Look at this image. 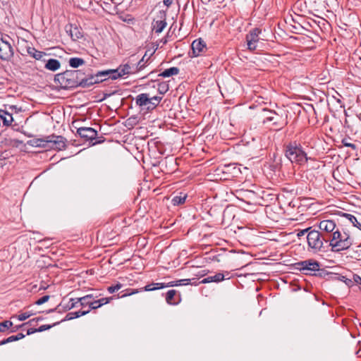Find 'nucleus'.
<instances>
[{
	"label": "nucleus",
	"instance_id": "f257e3e1",
	"mask_svg": "<svg viewBox=\"0 0 361 361\" xmlns=\"http://www.w3.org/2000/svg\"><path fill=\"white\" fill-rule=\"evenodd\" d=\"M255 100V102L258 103V105L252 104L250 105V109L252 110L250 112V116H252V119L254 120L257 123L267 124L271 127L276 128H281L285 123H280L281 117L277 114L275 111L269 110L262 104H264V99L262 97H257L250 98V102Z\"/></svg>",
	"mask_w": 361,
	"mask_h": 361
},
{
	"label": "nucleus",
	"instance_id": "f03ea898",
	"mask_svg": "<svg viewBox=\"0 0 361 361\" xmlns=\"http://www.w3.org/2000/svg\"><path fill=\"white\" fill-rule=\"evenodd\" d=\"M85 69L66 70L54 75V82L62 90L82 87Z\"/></svg>",
	"mask_w": 361,
	"mask_h": 361
},
{
	"label": "nucleus",
	"instance_id": "7ed1b4c3",
	"mask_svg": "<svg viewBox=\"0 0 361 361\" xmlns=\"http://www.w3.org/2000/svg\"><path fill=\"white\" fill-rule=\"evenodd\" d=\"M354 243V239L348 229L336 228L329 239V246L333 252L347 250Z\"/></svg>",
	"mask_w": 361,
	"mask_h": 361
},
{
	"label": "nucleus",
	"instance_id": "20e7f679",
	"mask_svg": "<svg viewBox=\"0 0 361 361\" xmlns=\"http://www.w3.org/2000/svg\"><path fill=\"white\" fill-rule=\"evenodd\" d=\"M286 157L292 162L302 165L308 160L307 154L300 145L290 144L286 147Z\"/></svg>",
	"mask_w": 361,
	"mask_h": 361
},
{
	"label": "nucleus",
	"instance_id": "39448f33",
	"mask_svg": "<svg viewBox=\"0 0 361 361\" xmlns=\"http://www.w3.org/2000/svg\"><path fill=\"white\" fill-rule=\"evenodd\" d=\"M251 200L253 202V204H257L259 205V207L257 209H255V212H257V211L260 212V211L263 210L266 213L267 216L270 219H272L274 221H277L279 215L274 211V209L276 208V207L266 206L265 208L263 209L262 208L263 199L261 197H257L256 195V193L250 190V205L252 204L250 202Z\"/></svg>",
	"mask_w": 361,
	"mask_h": 361
},
{
	"label": "nucleus",
	"instance_id": "423d86ee",
	"mask_svg": "<svg viewBox=\"0 0 361 361\" xmlns=\"http://www.w3.org/2000/svg\"><path fill=\"white\" fill-rule=\"evenodd\" d=\"M12 39L7 35H1L0 38V59L9 61L14 54L13 48L11 44Z\"/></svg>",
	"mask_w": 361,
	"mask_h": 361
},
{
	"label": "nucleus",
	"instance_id": "0eeeda50",
	"mask_svg": "<svg viewBox=\"0 0 361 361\" xmlns=\"http://www.w3.org/2000/svg\"><path fill=\"white\" fill-rule=\"evenodd\" d=\"M307 240L309 247L314 252L320 251L323 247L324 238L318 231L313 230L310 231L307 234Z\"/></svg>",
	"mask_w": 361,
	"mask_h": 361
},
{
	"label": "nucleus",
	"instance_id": "6e6552de",
	"mask_svg": "<svg viewBox=\"0 0 361 361\" xmlns=\"http://www.w3.org/2000/svg\"><path fill=\"white\" fill-rule=\"evenodd\" d=\"M295 265L298 269L305 274H312V272L319 271L320 268V264L313 259L302 261L296 263Z\"/></svg>",
	"mask_w": 361,
	"mask_h": 361
},
{
	"label": "nucleus",
	"instance_id": "1a4fd4ad",
	"mask_svg": "<svg viewBox=\"0 0 361 361\" xmlns=\"http://www.w3.org/2000/svg\"><path fill=\"white\" fill-rule=\"evenodd\" d=\"M47 138L49 139L50 149L60 151L66 148L67 140L64 137L52 134L47 136Z\"/></svg>",
	"mask_w": 361,
	"mask_h": 361
},
{
	"label": "nucleus",
	"instance_id": "9d476101",
	"mask_svg": "<svg viewBox=\"0 0 361 361\" xmlns=\"http://www.w3.org/2000/svg\"><path fill=\"white\" fill-rule=\"evenodd\" d=\"M77 134L83 139L84 141L90 142L91 144L96 135H97V131L90 127H81L78 128Z\"/></svg>",
	"mask_w": 361,
	"mask_h": 361
},
{
	"label": "nucleus",
	"instance_id": "9b49d317",
	"mask_svg": "<svg viewBox=\"0 0 361 361\" xmlns=\"http://www.w3.org/2000/svg\"><path fill=\"white\" fill-rule=\"evenodd\" d=\"M192 54L189 52L190 57H197L204 53L207 50L205 42L201 39H195L191 44Z\"/></svg>",
	"mask_w": 361,
	"mask_h": 361
},
{
	"label": "nucleus",
	"instance_id": "f8f14e48",
	"mask_svg": "<svg viewBox=\"0 0 361 361\" xmlns=\"http://www.w3.org/2000/svg\"><path fill=\"white\" fill-rule=\"evenodd\" d=\"M65 29L73 41H76L83 37L82 28L75 23H69L66 26Z\"/></svg>",
	"mask_w": 361,
	"mask_h": 361
},
{
	"label": "nucleus",
	"instance_id": "ddd939ff",
	"mask_svg": "<svg viewBox=\"0 0 361 361\" xmlns=\"http://www.w3.org/2000/svg\"><path fill=\"white\" fill-rule=\"evenodd\" d=\"M159 20H154L152 23L153 30L157 34L161 33L167 25L166 13L165 11H159Z\"/></svg>",
	"mask_w": 361,
	"mask_h": 361
},
{
	"label": "nucleus",
	"instance_id": "4468645a",
	"mask_svg": "<svg viewBox=\"0 0 361 361\" xmlns=\"http://www.w3.org/2000/svg\"><path fill=\"white\" fill-rule=\"evenodd\" d=\"M95 72L91 68H86L84 75L82 88H88L97 84Z\"/></svg>",
	"mask_w": 361,
	"mask_h": 361
},
{
	"label": "nucleus",
	"instance_id": "2eb2a0df",
	"mask_svg": "<svg viewBox=\"0 0 361 361\" xmlns=\"http://www.w3.org/2000/svg\"><path fill=\"white\" fill-rule=\"evenodd\" d=\"M166 302L171 305H176L181 302V295L174 289L169 290L165 295Z\"/></svg>",
	"mask_w": 361,
	"mask_h": 361
},
{
	"label": "nucleus",
	"instance_id": "dca6fc26",
	"mask_svg": "<svg viewBox=\"0 0 361 361\" xmlns=\"http://www.w3.org/2000/svg\"><path fill=\"white\" fill-rule=\"evenodd\" d=\"M319 228L326 233H333L334 231L338 228L336 226V222L333 220L326 219L322 220L319 224Z\"/></svg>",
	"mask_w": 361,
	"mask_h": 361
},
{
	"label": "nucleus",
	"instance_id": "f3484780",
	"mask_svg": "<svg viewBox=\"0 0 361 361\" xmlns=\"http://www.w3.org/2000/svg\"><path fill=\"white\" fill-rule=\"evenodd\" d=\"M197 285V279H180L177 281H172L169 283H164L165 288L168 287H174V286H185V285Z\"/></svg>",
	"mask_w": 361,
	"mask_h": 361
},
{
	"label": "nucleus",
	"instance_id": "a211bd4d",
	"mask_svg": "<svg viewBox=\"0 0 361 361\" xmlns=\"http://www.w3.org/2000/svg\"><path fill=\"white\" fill-rule=\"evenodd\" d=\"M261 30L259 28H255L252 30L250 35V51L256 49L258 47L259 42V35Z\"/></svg>",
	"mask_w": 361,
	"mask_h": 361
},
{
	"label": "nucleus",
	"instance_id": "6ab92c4d",
	"mask_svg": "<svg viewBox=\"0 0 361 361\" xmlns=\"http://www.w3.org/2000/svg\"><path fill=\"white\" fill-rule=\"evenodd\" d=\"M150 97L147 93H142L136 97L135 103L137 106L142 107L147 104L150 106Z\"/></svg>",
	"mask_w": 361,
	"mask_h": 361
},
{
	"label": "nucleus",
	"instance_id": "aec40b11",
	"mask_svg": "<svg viewBox=\"0 0 361 361\" xmlns=\"http://www.w3.org/2000/svg\"><path fill=\"white\" fill-rule=\"evenodd\" d=\"M45 61V60H44ZM61 67V63L58 59H49L46 61V63L44 65V68L47 70L51 71H56L59 70Z\"/></svg>",
	"mask_w": 361,
	"mask_h": 361
},
{
	"label": "nucleus",
	"instance_id": "412c9836",
	"mask_svg": "<svg viewBox=\"0 0 361 361\" xmlns=\"http://www.w3.org/2000/svg\"><path fill=\"white\" fill-rule=\"evenodd\" d=\"M102 76H104L106 78V80L111 79V80H117L121 78V75H119L118 70L116 69H106L102 71Z\"/></svg>",
	"mask_w": 361,
	"mask_h": 361
},
{
	"label": "nucleus",
	"instance_id": "4be33fe9",
	"mask_svg": "<svg viewBox=\"0 0 361 361\" xmlns=\"http://www.w3.org/2000/svg\"><path fill=\"white\" fill-rule=\"evenodd\" d=\"M30 142H32V146L50 149V144L49 143V139H47V136L42 138L34 139Z\"/></svg>",
	"mask_w": 361,
	"mask_h": 361
},
{
	"label": "nucleus",
	"instance_id": "5701e85b",
	"mask_svg": "<svg viewBox=\"0 0 361 361\" xmlns=\"http://www.w3.org/2000/svg\"><path fill=\"white\" fill-rule=\"evenodd\" d=\"M88 314V311H84V310H78V311H76V312H68L66 317L61 319L60 322L61 323L63 322H65V321H68V320H71V319H76V318H78L81 316H84L85 314Z\"/></svg>",
	"mask_w": 361,
	"mask_h": 361
},
{
	"label": "nucleus",
	"instance_id": "b1692460",
	"mask_svg": "<svg viewBox=\"0 0 361 361\" xmlns=\"http://www.w3.org/2000/svg\"><path fill=\"white\" fill-rule=\"evenodd\" d=\"M99 295L94 294H88L83 297H80L78 298V300L80 301V306L82 307H85L90 302H92L93 300L97 298Z\"/></svg>",
	"mask_w": 361,
	"mask_h": 361
},
{
	"label": "nucleus",
	"instance_id": "393cba45",
	"mask_svg": "<svg viewBox=\"0 0 361 361\" xmlns=\"http://www.w3.org/2000/svg\"><path fill=\"white\" fill-rule=\"evenodd\" d=\"M27 52L36 60H41L44 56L47 55L45 52L38 51L33 47H27Z\"/></svg>",
	"mask_w": 361,
	"mask_h": 361
},
{
	"label": "nucleus",
	"instance_id": "a878e982",
	"mask_svg": "<svg viewBox=\"0 0 361 361\" xmlns=\"http://www.w3.org/2000/svg\"><path fill=\"white\" fill-rule=\"evenodd\" d=\"M180 70L177 67H171L165 69L164 71L158 74V77L169 78L173 75H176L179 73Z\"/></svg>",
	"mask_w": 361,
	"mask_h": 361
},
{
	"label": "nucleus",
	"instance_id": "bb28decb",
	"mask_svg": "<svg viewBox=\"0 0 361 361\" xmlns=\"http://www.w3.org/2000/svg\"><path fill=\"white\" fill-rule=\"evenodd\" d=\"M165 288L164 283H152L150 284L146 285L144 288L140 289V292L141 291H152L157 290L159 289H162Z\"/></svg>",
	"mask_w": 361,
	"mask_h": 361
},
{
	"label": "nucleus",
	"instance_id": "cd10ccee",
	"mask_svg": "<svg viewBox=\"0 0 361 361\" xmlns=\"http://www.w3.org/2000/svg\"><path fill=\"white\" fill-rule=\"evenodd\" d=\"M225 279V276L224 274L217 273L214 276H208L204 279L200 283H207L210 282H220L224 281Z\"/></svg>",
	"mask_w": 361,
	"mask_h": 361
},
{
	"label": "nucleus",
	"instance_id": "c85d7f7f",
	"mask_svg": "<svg viewBox=\"0 0 361 361\" xmlns=\"http://www.w3.org/2000/svg\"><path fill=\"white\" fill-rule=\"evenodd\" d=\"M342 216L345 217L353 225V226L357 228L359 230L361 231L360 219H358L354 215L348 213H343Z\"/></svg>",
	"mask_w": 361,
	"mask_h": 361
},
{
	"label": "nucleus",
	"instance_id": "c756f323",
	"mask_svg": "<svg viewBox=\"0 0 361 361\" xmlns=\"http://www.w3.org/2000/svg\"><path fill=\"white\" fill-rule=\"evenodd\" d=\"M116 69L118 70L119 75H121V78L125 75H130L136 73L135 71H131V67L128 63L123 65L121 64Z\"/></svg>",
	"mask_w": 361,
	"mask_h": 361
},
{
	"label": "nucleus",
	"instance_id": "7c9ffc66",
	"mask_svg": "<svg viewBox=\"0 0 361 361\" xmlns=\"http://www.w3.org/2000/svg\"><path fill=\"white\" fill-rule=\"evenodd\" d=\"M85 63V61L80 57H71L68 60V64L73 68H78Z\"/></svg>",
	"mask_w": 361,
	"mask_h": 361
},
{
	"label": "nucleus",
	"instance_id": "2f4dec72",
	"mask_svg": "<svg viewBox=\"0 0 361 361\" xmlns=\"http://www.w3.org/2000/svg\"><path fill=\"white\" fill-rule=\"evenodd\" d=\"M78 298H71L68 302L61 306L62 307V312H66L68 310H71V309L74 307H77L78 305H80V301L78 300Z\"/></svg>",
	"mask_w": 361,
	"mask_h": 361
},
{
	"label": "nucleus",
	"instance_id": "473e14b6",
	"mask_svg": "<svg viewBox=\"0 0 361 361\" xmlns=\"http://www.w3.org/2000/svg\"><path fill=\"white\" fill-rule=\"evenodd\" d=\"M147 52L148 51H147L145 52V55L143 56V57L137 62V66H136L135 72H138V71L143 70L145 68V67L146 66V63H147L148 60L150 59L151 56H152L153 54L154 53V51H153L151 54H149L147 59L145 60V57L147 55Z\"/></svg>",
	"mask_w": 361,
	"mask_h": 361
},
{
	"label": "nucleus",
	"instance_id": "72a5a7b5",
	"mask_svg": "<svg viewBox=\"0 0 361 361\" xmlns=\"http://www.w3.org/2000/svg\"><path fill=\"white\" fill-rule=\"evenodd\" d=\"M241 49L239 50L238 56L240 59L243 58L247 59V51L246 49H248V34H246L245 36V41L243 44L240 45Z\"/></svg>",
	"mask_w": 361,
	"mask_h": 361
},
{
	"label": "nucleus",
	"instance_id": "f704fd0d",
	"mask_svg": "<svg viewBox=\"0 0 361 361\" xmlns=\"http://www.w3.org/2000/svg\"><path fill=\"white\" fill-rule=\"evenodd\" d=\"M187 198L186 194L180 193V195L174 196L171 200L173 205L177 206L183 204Z\"/></svg>",
	"mask_w": 361,
	"mask_h": 361
},
{
	"label": "nucleus",
	"instance_id": "c9c22d12",
	"mask_svg": "<svg viewBox=\"0 0 361 361\" xmlns=\"http://www.w3.org/2000/svg\"><path fill=\"white\" fill-rule=\"evenodd\" d=\"M0 119H1L4 126H9L13 121L12 113L8 110V114L2 115Z\"/></svg>",
	"mask_w": 361,
	"mask_h": 361
},
{
	"label": "nucleus",
	"instance_id": "e433bc0d",
	"mask_svg": "<svg viewBox=\"0 0 361 361\" xmlns=\"http://www.w3.org/2000/svg\"><path fill=\"white\" fill-rule=\"evenodd\" d=\"M157 85H158L157 90L160 94H166L169 90V84L167 83V82H165V81L159 82Z\"/></svg>",
	"mask_w": 361,
	"mask_h": 361
},
{
	"label": "nucleus",
	"instance_id": "4c0bfd02",
	"mask_svg": "<svg viewBox=\"0 0 361 361\" xmlns=\"http://www.w3.org/2000/svg\"><path fill=\"white\" fill-rule=\"evenodd\" d=\"M150 99H151L150 106H148L147 107V109L148 110L155 109L158 106V104H159L161 100L162 99V97H159V96H154V97H151Z\"/></svg>",
	"mask_w": 361,
	"mask_h": 361
},
{
	"label": "nucleus",
	"instance_id": "58836bf2",
	"mask_svg": "<svg viewBox=\"0 0 361 361\" xmlns=\"http://www.w3.org/2000/svg\"><path fill=\"white\" fill-rule=\"evenodd\" d=\"M13 326V322L10 320H5L2 322H0V332L4 333L7 330L11 329Z\"/></svg>",
	"mask_w": 361,
	"mask_h": 361
},
{
	"label": "nucleus",
	"instance_id": "ea45409f",
	"mask_svg": "<svg viewBox=\"0 0 361 361\" xmlns=\"http://www.w3.org/2000/svg\"><path fill=\"white\" fill-rule=\"evenodd\" d=\"M34 313L31 312H26L18 315H13L11 318H17L19 321H25L28 319L30 317L32 316Z\"/></svg>",
	"mask_w": 361,
	"mask_h": 361
},
{
	"label": "nucleus",
	"instance_id": "a19ab883",
	"mask_svg": "<svg viewBox=\"0 0 361 361\" xmlns=\"http://www.w3.org/2000/svg\"><path fill=\"white\" fill-rule=\"evenodd\" d=\"M60 323H61V322H56L52 324H43V325L40 326L39 328H37V331L42 332L46 330H49V329H51L52 327L59 324Z\"/></svg>",
	"mask_w": 361,
	"mask_h": 361
},
{
	"label": "nucleus",
	"instance_id": "79ce46f5",
	"mask_svg": "<svg viewBox=\"0 0 361 361\" xmlns=\"http://www.w3.org/2000/svg\"><path fill=\"white\" fill-rule=\"evenodd\" d=\"M116 298V295L111 296L109 298H102L99 300H97L98 306L102 307L104 305L109 303L112 300H114Z\"/></svg>",
	"mask_w": 361,
	"mask_h": 361
},
{
	"label": "nucleus",
	"instance_id": "37998d69",
	"mask_svg": "<svg viewBox=\"0 0 361 361\" xmlns=\"http://www.w3.org/2000/svg\"><path fill=\"white\" fill-rule=\"evenodd\" d=\"M25 336L26 335L23 333H18L16 335H13V336H11L8 337V341H9V343L13 342V341H17L24 338L25 337Z\"/></svg>",
	"mask_w": 361,
	"mask_h": 361
},
{
	"label": "nucleus",
	"instance_id": "c03bdc74",
	"mask_svg": "<svg viewBox=\"0 0 361 361\" xmlns=\"http://www.w3.org/2000/svg\"><path fill=\"white\" fill-rule=\"evenodd\" d=\"M125 291H126L125 293H123L121 296L118 295L117 298H125V297H127V296H130V295H132L133 294H135V293H137L140 292V290L138 289H130V288H128Z\"/></svg>",
	"mask_w": 361,
	"mask_h": 361
},
{
	"label": "nucleus",
	"instance_id": "a18cd8bd",
	"mask_svg": "<svg viewBox=\"0 0 361 361\" xmlns=\"http://www.w3.org/2000/svg\"><path fill=\"white\" fill-rule=\"evenodd\" d=\"M123 287V284H121V283L118 282L116 285L114 286H109L107 288V290L109 293H115L116 291L120 290L121 288Z\"/></svg>",
	"mask_w": 361,
	"mask_h": 361
},
{
	"label": "nucleus",
	"instance_id": "49530a36",
	"mask_svg": "<svg viewBox=\"0 0 361 361\" xmlns=\"http://www.w3.org/2000/svg\"><path fill=\"white\" fill-rule=\"evenodd\" d=\"M246 276H247V274H237V282L242 288L244 287V285H243V283H246Z\"/></svg>",
	"mask_w": 361,
	"mask_h": 361
},
{
	"label": "nucleus",
	"instance_id": "de8ad7c7",
	"mask_svg": "<svg viewBox=\"0 0 361 361\" xmlns=\"http://www.w3.org/2000/svg\"><path fill=\"white\" fill-rule=\"evenodd\" d=\"M88 307V308L87 309L86 311H88V313L92 310H96V309H98L99 307V306H98V302H97V300H93L92 302H90L88 305H87Z\"/></svg>",
	"mask_w": 361,
	"mask_h": 361
},
{
	"label": "nucleus",
	"instance_id": "09e8293b",
	"mask_svg": "<svg viewBox=\"0 0 361 361\" xmlns=\"http://www.w3.org/2000/svg\"><path fill=\"white\" fill-rule=\"evenodd\" d=\"M49 298H50V295H45L41 297L40 298H39L37 300H36L35 302V304L37 305H41L45 302H47Z\"/></svg>",
	"mask_w": 361,
	"mask_h": 361
},
{
	"label": "nucleus",
	"instance_id": "8fccbe9b",
	"mask_svg": "<svg viewBox=\"0 0 361 361\" xmlns=\"http://www.w3.org/2000/svg\"><path fill=\"white\" fill-rule=\"evenodd\" d=\"M102 71H99L95 72L96 80H97V84H99L102 82L106 81V78H104V76L102 75Z\"/></svg>",
	"mask_w": 361,
	"mask_h": 361
},
{
	"label": "nucleus",
	"instance_id": "3c124183",
	"mask_svg": "<svg viewBox=\"0 0 361 361\" xmlns=\"http://www.w3.org/2000/svg\"><path fill=\"white\" fill-rule=\"evenodd\" d=\"M104 140H105V139L104 138L103 136L98 137L97 135H96L95 139H94V140L91 143V145L101 144V143L104 142Z\"/></svg>",
	"mask_w": 361,
	"mask_h": 361
},
{
	"label": "nucleus",
	"instance_id": "603ef678",
	"mask_svg": "<svg viewBox=\"0 0 361 361\" xmlns=\"http://www.w3.org/2000/svg\"><path fill=\"white\" fill-rule=\"evenodd\" d=\"M27 325V323L25 322L22 324H19V325H16V326H12L11 330H10V333H14V332H16L18 330L22 329L23 326Z\"/></svg>",
	"mask_w": 361,
	"mask_h": 361
},
{
	"label": "nucleus",
	"instance_id": "864d4df0",
	"mask_svg": "<svg viewBox=\"0 0 361 361\" xmlns=\"http://www.w3.org/2000/svg\"><path fill=\"white\" fill-rule=\"evenodd\" d=\"M340 280L344 282L348 286H352L353 285V281L352 279H348L345 276H341Z\"/></svg>",
	"mask_w": 361,
	"mask_h": 361
},
{
	"label": "nucleus",
	"instance_id": "5fc2aeb1",
	"mask_svg": "<svg viewBox=\"0 0 361 361\" xmlns=\"http://www.w3.org/2000/svg\"><path fill=\"white\" fill-rule=\"evenodd\" d=\"M342 144L345 146V147H350L352 148L353 149H356V146L355 144H353V143H350L348 141L347 139H343L342 140Z\"/></svg>",
	"mask_w": 361,
	"mask_h": 361
},
{
	"label": "nucleus",
	"instance_id": "6e6d98bb",
	"mask_svg": "<svg viewBox=\"0 0 361 361\" xmlns=\"http://www.w3.org/2000/svg\"><path fill=\"white\" fill-rule=\"evenodd\" d=\"M61 306H62V303H60L56 307L52 308V309H49V310H47L45 312L47 314H49V313H51V312H61L62 311H61V309H60V307Z\"/></svg>",
	"mask_w": 361,
	"mask_h": 361
},
{
	"label": "nucleus",
	"instance_id": "4d7b16f0",
	"mask_svg": "<svg viewBox=\"0 0 361 361\" xmlns=\"http://www.w3.org/2000/svg\"><path fill=\"white\" fill-rule=\"evenodd\" d=\"M43 319H44V317H35V318H33V319L29 320L26 323H27V325L28 324L32 325L33 324V322H38L39 321H42Z\"/></svg>",
	"mask_w": 361,
	"mask_h": 361
},
{
	"label": "nucleus",
	"instance_id": "13d9d810",
	"mask_svg": "<svg viewBox=\"0 0 361 361\" xmlns=\"http://www.w3.org/2000/svg\"><path fill=\"white\" fill-rule=\"evenodd\" d=\"M118 91H113L111 93H104V96L102 99H99V102H102L104 100H105L107 97H111V95H114L115 94L117 93Z\"/></svg>",
	"mask_w": 361,
	"mask_h": 361
},
{
	"label": "nucleus",
	"instance_id": "bf43d9fd",
	"mask_svg": "<svg viewBox=\"0 0 361 361\" xmlns=\"http://www.w3.org/2000/svg\"><path fill=\"white\" fill-rule=\"evenodd\" d=\"M353 283L361 285V277L357 274H354L353 277Z\"/></svg>",
	"mask_w": 361,
	"mask_h": 361
},
{
	"label": "nucleus",
	"instance_id": "052dcab7",
	"mask_svg": "<svg viewBox=\"0 0 361 361\" xmlns=\"http://www.w3.org/2000/svg\"><path fill=\"white\" fill-rule=\"evenodd\" d=\"M38 332L37 331V328H30L27 330V334L26 335H31V334H33L35 333H37Z\"/></svg>",
	"mask_w": 361,
	"mask_h": 361
},
{
	"label": "nucleus",
	"instance_id": "680f3d73",
	"mask_svg": "<svg viewBox=\"0 0 361 361\" xmlns=\"http://www.w3.org/2000/svg\"><path fill=\"white\" fill-rule=\"evenodd\" d=\"M8 109L11 110V111H15L16 112H18L21 111L20 108H18L17 106L15 105L9 106Z\"/></svg>",
	"mask_w": 361,
	"mask_h": 361
},
{
	"label": "nucleus",
	"instance_id": "e2e57ef3",
	"mask_svg": "<svg viewBox=\"0 0 361 361\" xmlns=\"http://www.w3.org/2000/svg\"><path fill=\"white\" fill-rule=\"evenodd\" d=\"M173 1V0H164L163 2L166 6L169 7L172 4Z\"/></svg>",
	"mask_w": 361,
	"mask_h": 361
},
{
	"label": "nucleus",
	"instance_id": "0e129e2a",
	"mask_svg": "<svg viewBox=\"0 0 361 361\" xmlns=\"http://www.w3.org/2000/svg\"><path fill=\"white\" fill-rule=\"evenodd\" d=\"M6 114H8L7 109H0V118L2 116V115H6Z\"/></svg>",
	"mask_w": 361,
	"mask_h": 361
},
{
	"label": "nucleus",
	"instance_id": "69168bd1",
	"mask_svg": "<svg viewBox=\"0 0 361 361\" xmlns=\"http://www.w3.org/2000/svg\"><path fill=\"white\" fill-rule=\"evenodd\" d=\"M8 343H9V341H8V338H5L0 341V345H5Z\"/></svg>",
	"mask_w": 361,
	"mask_h": 361
},
{
	"label": "nucleus",
	"instance_id": "338daca9",
	"mask_svg": "<svg viewBox=\"0 0 361 361\" xmlns=\"http://www.w3.org/2000/svg\"><path fill=\"white\" fill-rule=\"evenodd\" d=\"M15 143H22V141H20L18 140H14Z\"/></svg>",
	"mask_w": 361,
	"mask_h": 361
},
{
	"label": "nucleus",
	"instance_id": "774afa93",
	"mask_svg": "<svg viewBox=\"0 0 361 361\" xmlns=\"http://www.w3.org/2000/svg\"><path fill=\"white\" fill-rule=\"evenodd\" d=\"M308 229H306V230H304L302 231H301V234H304L305 232H306Z\"/></svg>",
	"mask_w": 361,
	"mask_h": 361
}]
</instances>
